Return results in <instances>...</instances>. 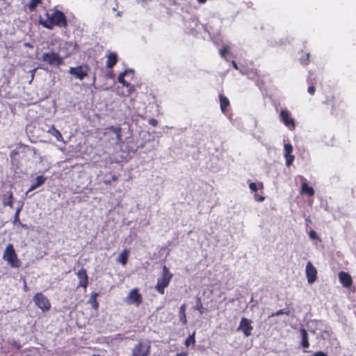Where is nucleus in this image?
I'll use <instances>...</instances> for the list:
<instances>
[{
	"mask_svg": "<svg viewBox=\"0 0 356 356\" xmlns=\"http://www.w3.org/2000/svg\"><path fill=\"white\" fill-rule=\"evenodd\" d=\"M99 296L98 293H92L91 294L89 302L95 309H97L99 307V303L97 300V297Z\"/></svg>",
	"mask_w": 356,
	"mask_h": 356,
	"instance_id": "nucleus-26",
	"label": "nucleus"
},
{
	"mask_svg": "<svg viewBox=\"0 0 356 356\" xmlns=\"http://www.w3.org/2000/svg\"><path fill=\"white\" fill-rule=\"evenodd\" d=\"M118 54L115 52H109L106 56V67L108 69H113V67L118 63Z\"/></svg>",
	"mask_w": 356,
	"mask_h": 356,
	"instance_id": "nucleus-16",
	"label": "nucleus"
},
{
	"mask_svg": "<svg viewBox=\"0 0 356 356\" xmlns=\"http://www.w3.org/2000/svg\"><path fill=\"white\" fill-rule=\"evenodd\" d=\"M219 100L220 110L223 113H225L227 108L230 106L229 100L223 94H219Z\"/></svg>",
	"mask_w": 356,
	"mask_h": 356,
	"instance_id": "nucleus-19",
	"label": "nucleus"
},
{
	"mask_svg": "<svg viewBox=\"0 0 356 356\" xmlns=\"http://www.w3.org/2000/svg\"><path fill=\"white\" fill-rule=\"evenodd\" d=\"M128 73H134V70L131 69L125 70L118 77V81L128 89L126 95H129L134 91V86L124 80V76Z\"/></svg>",
	"mask_w": 356,
	"mask_h": 356,
	"instance_id": "nucleus-10",
	"label": "nucleus"
},
{
	"mask_svg": "<svg viewBox=\"0 0 356 356\" xmlns=\"http://www.w3.org/2000/svg\"><path fill=\"white\" fill-rule=\"evenodd\" d=\"M42 60L50 65L60 66L63 63V58L58 53L53 51L44 53Z\"/></svg>",
	"mask_w": 356,
	"mask_h": 356,
	"instance_id": "nucleus-5",
	"label": "nucleus"
},
{
	"mask_svg": "<svg viewBox=\"0 0 356 356\" xmlns=\"http://www.w3.org/2000/svg\"><path fill=\"white\" fill-rule=\"evenodd\" d=\"M76 275L79 280L78 287H82L84 289H86L88 284V276L86 270L81 268L77 271Z\"/></svg>",
	"mask_w": 356,
	"mask_h": 356,
	"instance_id": "nucleus-13",
	"label": "nucleus"
},
{
	"mask_svg": "<svg viewBox=\"0 0 356 356\" xmlns=\"http://www.w3.org/2000/svg\"><path fill=\"white\" fill-rule=\"evenodd\" d=\"M129 254V250L128 249H124L122 252L119 254L117 258V261L121 264L122 266H125L128 261V257Z\"/></svg>",
	"mask_w": 356,
	"mask_h": 356,
	"instance_id": "nucleus-21",
	"label": "nucleus"
},
{
	"mask_svg": "<svg viewBox=\"0 0 356 356\" xmlns=\"http://www.w3.org/2000/svg\"><path fill=\"white\" fill-rule=\"evenodd\" d=\"M229 51V47L227 45H224L220 49V54L222 57H225Z\"/></svg>",
	"mask_w": 356,
	"mask_h": 356,
	"instance_id": "nucleus-33",
	"label": "nucleus"
},
{
	"mask_svg": "<svg viewBox=\"0 0 356 356\" xmlns=\"http://www.w3.org/2000/svg\"><path fill=\"white\" fill-rule=\"evenodd\" d=\"M33 300L42 312H47L51 309L49 300L41 292H38L33 298Z\"/></svg>",
	"mask_w": 356,
	"mask_h": 356,
	"instance_id": "nucleus-6",
	"label": "nucleus"
},
{
	"mask_svg": "<svg viewBox=\"0 0 356 356\" xmlns=\"http://www.w3.org/2000/svg\"><path fill=\"white\" fill-rule=\"evenodd\" d=\"M19 152L17 149H13L10 153V156L11 159H14L16 156L19 155Z\"/></svg>",
	"mask_w": 356,
	"mask_h": 356,
	"instance_id": "nucleus-35",
	"label": "nucleus"
},
{
	"mask_svg": "<svg viewBox=\"0 0 356 356\" xmlns=\"http://www.w3.org/2000/svg\"><path fill=\"white\" fill-rule=\"evenodd\" d=\"M232 67H233L235 70H238V66L237 63H236V61L232 60Z\"/></svg>",
	"mask_w": 356,
	"mask_h": 356,
	"instance_id": "nucleus-41",
	"label": "nucleus"
},
{
	"mask_svg": "<svg viewBox=\"0 0 356 356\" xmlns=\"http://www.w3.org/2000/svg\"><path fill=\"white\" fill-rule=\"evenodd\" d=\"M300 332L301 334L300 346L303 348H308L309 347V335L307 330L305 328L302 327L300 329Z\"/></svg>",
	"mask_w": 356,
	"mask_h": 356,
	"instance_id": "nucleus-17",
	"label": "nucleus"
},
{
	"mask_svg": "<svg viewBox=\"0 0 356 356\" xmlns=\"http://www.w3.org/2000/svg\"><path fill=\"white\" fill-rule=\"evenodd\" d=\"M176 356H188V353L187 352H181V353H177L176 355Z\"/></svg>",
	"mask_w": 356,
	"mask_h": 356,
	"instance_id": "nucleus-42",
	"label": "nucleus"
},
{
	"mask_svg": "<svg viewBox=\"0 0 356 356\" xmlns=\"http://www.w3.org/2000/svg\"><path fill=\"white\" fill-rule=\"evenodd\" d=\"M89 70V66L87 64H83L76 67H70L68 73L76 79L83 80L88 75Z\"/></svg>",
	"mask_w": 356,
	"mask_h": 356,
	"instance_id": "nucleus-7",
	"label": "nucleus"
},
{
	"mask_svg": "<svg viewBox=\"0 0 356 356\" xmlns=\"http://www.w3.org/2000/svg\"><path fill=\"white\" fill-rule=\"evenodd\" d=\"M2 204L4 207H10V208L13 207L14 204V197L12 191L8 192V195H3Z\"/></svg>",
	"mask_w": 356,
	"mask_h": 356,
	"instance_id": "nucleus-18",
	"label": "nucleus"
},
{
	"mask_svg": "<svg viewBox=\"0 0 356 356\" xmlns=\"http://www.w3.org/2000/svg\"><path fill=\"white\" fill-rule=\"evenodd\" d=\"M186 309V305L185 304H183L182 305H181V307L179 308V321L184 325H186L187 323Z\"/></svg>",
	"mask_w": 356,
	"mask_h": 356,
	"instance_id": "nucleus-24",
	"label": "nucleus"
},
{
	"mask_svg": "<svg viewBox=\"0 0 356 356\" xmlns=\"http://www.w3.org/2000/svg\"><path fill=\"white\" fill-rule=\"evenodd\" d=\"M106 76H107V78H109V79H113L115 75H114V73L111 71L106 74Z\"/></svg>",
	"mask_w": 356,
	"mask_h": 356,
	"instance_id": "nucleus-40",
	"label": "nucleus"
},
{
	"mask_svg": "<svg viewBox=\"0 0 356 356\" xmlns=\"http://www.w3.org/2000/svg\"><path fill=\"white\" fill-rule=\"evenodd\" d=\"M3 259L7 261L8 264L12 268H19L21 266V261L18 259L14 249L13 245L8 244L3 254Z\"/></svg>",
	"mask_w": 356,
	"mask_h": 356,
	"instance_id": "nucleus-3",
	"label": "nucleus"
},
{
	"mask_svg": "<svg viewBox=\"0 0 356 356\" xmlns=\"http://www.w3.org/2000/svg\"><path fill=\"white\" fill-rule=\"evenodd\" d=\"M13 346H14L16 348H17V349L21 348V345H20V343H18V342H14V343H13Z\"/></svg>",
	"mask_w": 356,
	"mask_h": 356,
	"instance_id": "nucleus-43",
	"label": "nucleus"
},
{
	"mask_svg": "<svg viewBox=\"0 0 356 356\" xmlns=\"http://www.w3.org/2000/svg\"><path fill=\"white\" fill-rule=\"evenodd\" d=\"M254 199L258 202H263L265 200L264 196H260L257 194L254 195Z\"/></svg>",
	"mask_w": 356,
	"mask_h": 356,
	"instance_id": "nucleus-38",
	"label": "nucleus"
},
{
	"mask_svg": "<svg viewBox=\"0 0 356 356\" xmlns=\"http://www.w3.org/2000/svg\"><path fill=\"white\" fill-rule=\"evenodd\" d=\"M306 56H307V58H306L307 61H309L310 54L308 53V54H307Z\"/></svg>",
	"mask_w": 356,
	"mask_h": 356,
	"instance_id": "nucleus-47",
	"label": "nucleus"
},
{
	"mask_svg": "<svg viewBox=\"0 0 356 356\" xmlns=\"http://www.w3.org/2000/svg\"><path fill=\"white\" fill-rule=\"evenodd\" d=\"M24 289L25 291H27V286H26V284L25 283L24 286Z\"/></svg>",
	"mask_w": 356,
	"mask_h": 356,
	"instance_id": "nucleus-48",
	"label": "nucleus"
},
{
	"mask_svg": "<svg viewBox=\"0 0 356 356\" xmlns=\"http://www.w3.org/2000/svg\"><path fill=\"white\" fill-rule=\"evenodd\" d=\"M149 124L153 127H156L158 125V120L154 118L149 119Z\"/></svg>",
	"mask_w": 356,
	"mask_h": 356,
	"instance_id": "nucleus-37",
	"label": "nucleus"
},
{
	"mask_svg": "<svg viewBox=\"0 0 356 356\" xmlns=\"http://www.w3.org/2000/svg\"><path fill=\"white\" fill-rule=\"evenodd\" d=\"M46 179H47V178L43 175L38 176L35 178V181L31 185L28 192H31V191L36 189L38 187L40 186L41 185H42L45 182Z\"/></svg>",
	"mask_w": 356,
	"mask_h": 356,
	"instance_id": "nucleus-20",
	"label": "nucleus"
},
{
	"mask_svg": "<svg viewBox=\"0 0 356 356\" xmlns=\"http://www.w3.org/2000/svg\"><path fill=\"white\" fill-rule=\"evenodd\" d=\"M117 180H118V177H117L116 175H112V177H111V181H117Z\"/></svg>",
	"mask_w": 356,
	"mask_h": 356,
	"instance_id": "nucleus-44",
	"label": "nucleus"
},
{
	"mask_svg": "<svg viewBox=\"0 0 356 356\" xmlns=\"http://www.w3.org/2000/svg\"><path fill=\"white\" fill-rule=\"evenodd\" d=\"M40 3H42V0H30L28 8L31 12L34 11L38 5Z\"/></svg>",
	"mask_w": 356,
	"mask_h": 356,
	"instance_id": "nucleus-30",
	"label": "nucleus"
},
{
	"mask_svg": "<svg viewBox=\"0 0 356 356\" xmlns=\"http://www.w3.org/2000/svg\"><path fill=\"white\" fill-rule=\"evenodd\" d=\"M249 188L252 191L256 192L257 190L264 188V184L262 182H259L258 184L254 182H251L249 184Z\"/></svg>",
	"mask_w": 356,
	"mask_h": 356,
	"instance_id": "nucleus-28",
	"label": "nucleus"
},
{
	"mask_svg": "<svg viewBox=\"0 0 356 356\" xmlns=\"http://www.w3.org/2000/svg\"><path fill=\"white\" fill-rule=\"evenodd\" d=\"M281 121L291 130L296 127L294 120L290 118V113L287 110H282L280 112Z\"/></svg>",
	"mask_w": 356,
	"mask_h": 356,
	"instance_id": "nucleus-12",
	"label": "nucleus"
},
{
	"mask_svg": "<svg viewBox=\"0 0 356 356\" xmlns=\"http://www.w3.org/2000/svg\"><path fill=\"white\" fill-rule=\"evenodd\" d=\"M22 210V206L19 208L17 209L16 210V212L15 213V216H14V220H13V223L14 224H19L22 227H26V225H24L22 224L21 222H20V220H19V213Z\"/></svg>",
	"mask_w": 356,
	"mask_h": 356,
	"instance_id": "nucleus-29",
	"label": "nucleus"
},
{
	"mask_svg": "<svg viewBox=\"0 0 356 356\" xmlns=\"http://www.w3.org/2000/svg\"><path fill=\"white\" fill-rule=\"evenodd\" d=\"M46 17V19L40 17L39 22L48 29H52L54 26L65 28L67 26V18L60 10H56L51 14L47 13Z\"/></svg>",
	"mask_w": 356,
	"mask_h": 356,
	"instance_id": "nucleus-1",
	"label": "nucleus"
},
{
	"mask_svg": "<svg viewBox=\"0 0 356 356\" xmlns=\"http://www.w3.org/2000/svg\"><path fill=\"white\" fill-rule=\"evenodd\" d=\"M207 0H197L199 3L203 4L207 2Z\"/></svg>",
	"mask_w": 356,
	"mask_h": 356,
	"instance_id": "nucleus-46",
	"label": "nucleus"
},
{
	"mask_svg": "<svg viewBox=\"0 0 356 356\" xmlns=\"http://www.w3.org/2000/svg\"><path fill=\"white\" fill-rule=\"evenodd\" d=\"M251 324L252 321L250 319L243 317L237 327V331L243 332L244 336L248 337L252 334V331L253 330V326Z\"/></svg>",
	"mask_w": 356,
	"mask_h": 356,
	"instance_id": "nucleus-9",
	"label": "nucleus"
},
{
	"mask_svg": "<svg viewBox=\"0 0 356 356\" xmlns=\"http://www.w3.org/2000/svg\"><path fill=\"white\" fill-rule=\"evenodd\" d=\"M107 130H109L110 131L113 132L115 134L116 138L118 140H121L122 139V128L120 127H115V126H109L106 128Z\"/></svg>",
	"mask_w": 356,
	"mask_h": 356,
	"instance_id": "nucleus-25",
	"label": "nucleus"
},
{
	"mask_svg": "<svg viewBox=\"0 0 356 356\" xmlns=\"http://www.w3.org/2000/svg\"><path fill=\"white\" fill-rule=\"evenodd\" d=\"M284 157L286 159V165L290 166L294 161L295 156L292 154L293 146L290 143L284 145Z\"/></svg>",
	"mask_w": 356,
	"mask_h": 356,
	"instance_id": "nucleus-14",
	"label": "nucleus"
},
{
	"mask_svg": "<svg viewBox=\"0 0 356 356\" xmlns=\"http://www.w3.org/2000/svg\"><path fill=\"white\" fill-rule=\"evenodd\" d=\"M289 314H290V312H289V309H279V310L276 311L275 312L272 313L269 316V318L273 317V316H280V315H282V314H286V315L289 316Z\"/></svg>",
	"mask_w": 356,
	"mask_h": 356,
	"instance_id": "nucleus-31",
	"label": "nucleus"
},
{
	"mask_svg": "<svg viewBox=\"0 0 356 356\" xmlns=\"http://www.w3.org/2000/svg\"><path fill=\"white\" fill-rule=\"evenodd\" d=\"M307 91L311 95H314L316 91V88L314 86H310L308 87Z\"/></svg>",
	"mask_w": 356,
	"mask_h": 356,
	"instance_id": "nucleus-36",
	"label": "nucleus"
},
{
	"mask_svg": "<svg viewBox=\"0 0 356 356\" xmlns=\"http://www.w3.org/2000/svg\"><path fill=\"white\" fill-rule=\"evenodd\" d=\"M47 133L54 136L56 140L59 142H63V137L60 132L55 127L54 125H51L47 130Z\"/></svg>",
	"mask_w": 356,
	"mask_h": 356,
	"instance_id": "nucleus-22",
	"label": "nucleus"
},
{
	"mask_svg": "<svg viewBox=\"0 0 356 356\" xmlns=\"http://www.w3.org/2000/svg\"><path fill=\"white\" fill-rule=\"evenodd\" d=\"M195 308L200 312V314H204L205 312V309L203 307L201 298L200 297L196 298V305Z\"/></svg>",
	"mask_w": 356,
	"mask_h": 356,
	"instance_id": "nucleus-27",
	"label": "nucleus"
},
{
	"mask_svg": "<svg viewBox=\"0 0 356 356\" xmlns=\"http://www.w3.org/2000/svg\"><path fill=\"white\" fill-rule=\"evenodd\" d=\"M309 236L311 239H318L320 241H321V238H319L316 233V232L313 229H311L309 232Z\"/></svg>",
	"mask_w": 356,
	"mask_h": 356,
	"instance_id": "nucleus-34",
	"label": "nucleus"
},
{
	"mask_svg": "<svg viewBox=\"0 0 356 356\" xmlns=\"http://www.w3.org/2000/svg\"><path fill=\"white\" fill-rule=\"evenodd\" d=\"M300 193L306 194L309 196H313L315 193V191L312 186H309L307 182L304 181L301 184Z\"/></svg>",
	"mask_w": 356,
	"mask_h": 356,
	"instance_id": "nucleus-23",
	"label": "nucleus"
},
{
	"mask_svg": "<svg viewBox=\"0 0 356 356\" xmlns=\"http://www.w3.org/2000/svg\"><path fill=\"white\" fill-rule=\"evenodd\" d=\"M125 302L128 305H135L139 306L143 302L142 295L139 293L137 288L131 289L125 298Z\"/></svg>",
	"mask_w": 356,
	"mask_h": 356,
	"instance_id": "nucleus-8",
	"label": "nucleus"
},
{
	"mask_svg": "<svg viewBox=\"0 0 356 356\" xmlns=\"http://www.w3.org/2000/svg\"><path fill=\"white\" fill-rule=\"evenodd\" d=\"M151 353V343L138 341L131 350L132 356H149Z\"/></svg>",
	"mask_w": 356,
	"mask_h": 356,
	"instance_id": "nucleus-4",
	"label": "nucleus"
},
{
	"mask_svg": "<svg viewBox=\"0 0 356 356\" xmlns=\"http://www.w3.org/2000/svg\"><path fill=\"white\" fill-rule=\"evenodd\" d=\"M104 183L106 184V185H109L111 184V180H104Z\"/></svg>",
	"mask_w": 356,
	"mask_h": 356,
	"instance_id": "nucleus-45",
	"label": "nucleus"
},
{
	"mask_svg": "<svg viewBox=\"0 0 356 356\" xmlns=\"http://www.w3.org/2000/svg\"><path fill=\"white\" fill-rule=\"evenodd\" d=\"M195 332H194L192 334H190L188 337L185 340V346L186 347H188L190 344H195Z\"/></svg>",
	"mask_w": 356,
	"mask_h": 356,
	"instance_id": "nucleus-32",
	"label": "nucleus"
},
{
	"mask_svg": "<svg viewBox=\"0 0 356 356\" xmlns=\"http://www.w3.org/2000/svg\"><path fill=\"white\" fill-rule=\"evenodd\" d=\"M339 279L341 284L346 288L350 287L353 284L351 276L346 272L341 271L339 273Z\"/></svg>",
	"mask_w": 356,
	"mask_h": 356,
	"instance_id": "nucleus-15",
	"label": "nucleus"
},
{
	"mask_svg": "<svg viewBox=\"0 0 356 356\" xmlns=\"http://www.w3.org/2000/svg\"><path fill=\"white\" fill-rule=\"evenodd\" d=\"M313 356H327V355L323 351H317L313 354Z\"/></svg>",
	"mask_w": 356,
	"mask_h": 356,
	"instance_id": "nucleus-39",
	"label": "nucleus"
},
{
	"mask_svg": "<svg viewBox=\"0 0 356 356\" xmlns=\"http://www.w3.org/2000/svg\"><path fill=\"white\" fill-rule=\"evenodd\" d=\"M305 271L308 283L313 284L317 279V270L312 262L307 263Z\"/></svg>",
	"mask_w": 356,
	"mask_h": 356,
	"instance_id": "nucleus-11",
	"label": "nucleus"
},
{
	"mask_svg": "<svg viewBox=\"0 0 356 356\" xmlns=\"http://www.w3.org/2000/svg\"><path fill=\"white\" fill-rule=\"evenodd\" d=\"M173 274L170 273L169 268L166 266H163L161 277L157 280L155 289L161 295L165 293V289L168 286Z\"/></svg>",
	"mask_w": 356,
	"mask_h": 356,
	"instance_id": "nucleus-2",
	"label": "nucleus"
}]
</instances>
